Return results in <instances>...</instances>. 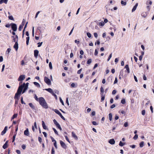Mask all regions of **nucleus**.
Masks as SVG:
<instances>
[{
	"label": "nucleus",
	"mask_w": 154,
	"mask_h": 154,
	"mask_svg": "<svg viewBox=\"0 0 154 154\" xmlns=\"http://www.w3.org/2000/svg\"><path fill=\"white\" fill-rule=\"evenodd\" d=\"M39 102L40 105H41L43 107L46 109L48 108V106L47 104L43 97H40L39 98Z\"/></svg>",
	"instance_id": "obj_1"
},
{
	"label": "nucleus",
	"mask_w": 154,
	"mask_h": 154,
	"mask_svg": "<svg viewBox=\"0 0 154 154\" xmlns=\"http://www.w3.org/2000/svg\"><path fill=\"white\" fill-rule=\"evenodd\" d=\"M23 90V87L22 86H20L17 90V92L15 94L14 99L18 100L19 99V95L21 94Z\"/></svg>",
	"instance_id": "obj_2"
},
{
	"label": "nucleus",
	"mask_w": 154,
	"mask_h": 154,
	"mask_svg": "<svg viewBox=\"0 0 154 154\" xmlns=\"http://www.w3.org/2000/svg\"><path fill=\"white\" fill-rule=\"evenodd\" d=\"M54 111L56 113L58 114L63 120H65V119L62 116L61 113L57 109H55L54 110Z\"/></svg>",
	"instance_id": "obj_3"
},
{
	"label": "nucleus",
	"mask_w": 154,
	"mask_h": 154,
	"mask_svg": "<svg viewBox=\"0 0 154 154\" xmlns=\"http://www.w3.org/2000/svg\"><path fill=\"white\" fill-rule=\"evenodd\" d=\"M44 81L48 85H51V81L50 80L46 77H45L44 78Z\"/></svg>",
	"instance_id": "obj_4"
},
{
	"label": "nucleus",
	"mask_w": 154,
	"mask_h": 154,
	"mask_svg": "<svg viewBox=\"0 0 154 154\" xmlns=\"http://www.w3.org/2000/svg\"><path fill=\"white\" fill-rule=\"evenodd\" d=\"M11 28L12 30L15 32L16 31L17 29V25L15 23H12L11 24Z\"/></svg>",
	"instance_id": "obj_5"
},
{
	"label": "nucleus",
	"mask_w": 154,
	"mask_h": 154,
	"mask_svg": "<svg viewBox=\"0 0 154 154\" xmlns=\"http://www.w3.org/2000/svg\"><path fill=\"white\" fill-rule=\"evenodd\" d=\"M25 75H20L18 79V81H22L25 79Z\"/></svg>",
	"instance_id": "obj_6"
},
{
	"label": "nucleus",
	"mask_w": 154,
	"mask_h": 154,
	"mask_svg": "<svg viewBox=\"0 0 154 154\" xmlns=\"http://www.w3.org/2000/svg\"><path fill=\"white\" fill-rule=\"evenodd\" d=\"M60 144L62 147L63 148L66 149V146L65 144L62 140L60 141Z\"/></svg>",
	"instance_id": "obj_7"
},
{
	"label": "nucleus",
	"mask_w": 154,
	"mask_h": 154,
	"mask_svg": "<svg viewBox=\"0 0 154 154\" xmlns=\"http://www.w3.org/2000/svg\"><path fill=\"white\" fill-rule=\"evenodd\" d=\"M14 48L15 49L16 51H17L18 50V45L17 42H15V44L14 46Z\"/></svg>",
	"instance_id": "obj_8"
},
{
	"label": "nucleus",
	"mask_w": 154,
	"mask_h": 154,
	"mask_svg": "<svg viewBox=\"0 0 154 154\" xmlns=\"http://www.w3.org/2000/svg\"><path fill=\"white\" fill-rule=\"evenodd\" d=\"M24 134L25 135L29 136V132L28 128H27L24 132Z\"/></svg>",
	"instance_id": "obj_9"
},
{
	"label": "nucleus",
	"mask_w": 154,
	"mask_h": 154,
	"mask_svg": "<svg viewBox=\"0 0 154 154\" xmlns=\"http://www.w3.org/2000/svg\"><path fill=\"white\" fill-rule=\"evenodd\" d=\"M39 53L38 51L37 50H35L34 51V55L35 57L37 58Z\"/></svg>",
	"instance_id": "obj_10"
},
{
	"label": "nucleus",
	"mask_w": 154,
	"mask_h": 154,
	"mask_svg": "<svg viewBox=\"0 0 154 154\" xmlns=\"http://www.w3.org/2000/svg\"><path fill=\"white\" fill-rule=\"evenodd\" d=\"M8 127L7 126H5L4 129V130L2 131L1 133V135H3L4 134H5L6 131L7 130Z\"/></svg>",
	"instance_id": "obj_11"
},
{
	"label": "nucleus",
	"mask_w": 154,
	"mask_h": 154,
	"mask_svg": "<svg viewBox=\"0 0 154 154\" xmlns=\"http://www.w3.org/2000/svg\"><path fill=\"white\" fill-rule=\"evenodd\" d=\"M125 68L126 69V71L128 73H129L130 72V69L128 65L127 64L126 65L125 67Z\"/></svg>",
	"instance_id": "obj_12"
},
{
	"label": "nucleus",
	"mask_w": 154,
	"mask_h": 154,
	"mask_svg": "<svg viewBox=\"0 0 154 154\" xmlns=\"http://www.w3.org/2000/svg\"><path fill=\"white\" fill-rule=\"evenodd\" d=\"M109 142L111 144H114L115 143V141L113 139H110L109 141Z\"/></svg>",
	"instance_id": "obj_13"
},
{
	"label": "nucleus",
	"mask_w": 154,
	"mask_h": 154,
	"mask_svg": "<svg viewBox=\"0 0 154 154\" xmlns=\"http://www.w3.org/2000/svg\"><path fill=\"white\" fill-rule=\"evenodd\" d=\"M138 5V3H137L135 5V6H134L133 7V8H132V12H134V11L136 10V8H137V7Z\"/></svg>",
	"instance_id": "obj_14"
},
{
	"label": "nucleus",
	"mask_w": 154,
	"mask_h": 154,
	"mask_svg": "<svg viewBox=\"0 0 154 154\" xmlns=\"http://www.w3.org/2000/svg\"><path fill=\"white\" fill-rule=\"evenodd\" d=\"M42 125L43 128L44 129L46 130L48 129L47 126H46V125L45 124V122L43 121H42Z\"/></svg>",
	"instance_id": "obj_15"
},
{
	"label": "nucleus",
	"mask_w": 154,
	"mask_h": 154,
	"mask_svg": "<svg viewBox=\"0 0 154 154\" xmlns=\"http://www.w3.org/2000/svg\"><path fill=\"white\" fill-rule=\"evenodd\" d=\"M45 90L48 91L51 94L53 92V90L51 88H46L45 89Z\"/></svg>",
	"instance_id": "obj_16"
},
{
	"label": "nucleus",
	"mask_w": 154,
	"mask_h": 154,
	"mask_svg": "<svg viewBox=\"0 0 154 154\" xmlns=\"http://www.w3.org/2000/svg\"><path fill=\"white\" fill-rule=\"evenodd\" d=\"M72 136L75 139L77 140L78 137L75 134V133L73 132H72Z\"/></svg>",
	"instance_id": "obj_17"
},
{
	"label": "nucleus",
	"mask_w": 154,
	"mask_h": 154,
	"mask_svg": "<svg viewBox=\"0 0 154 154\" xmlns=\"http://www.w3.org/2000/svg\"><path fill=\"white\" fill-rule=\"evenodd\" d=\"M141 15L142 17H144V18H145L147 17V14L146 12H143L141 14Z\"/></svg>",
	"instance_id": "obj_18"
},
{
	"label": "nucleus",
	"mask_w": 154,
	"mask_h": 154,
	"mask_svg": "<svg viewBox=\"0 0 154 154\" xmlns=\"http://www.w3.org/2000/svg\"><path fill=\"white\" fill-rule=\"evenodd\" d=\"M25 83H23V85H21V86H22L23 88H24V89L26 91L27 89L28 88V87L25 86Z\"/></svg>",
	"instance_id": "obj_19"
},
{
	"label": "nucleus",
	"mask_w": 154,
	"mask_h": 154,
	"mask_svg": "<svg viewBox=\"0 0 154 154\" xmlns=\"http://www.w3.org/2000/svg\"><path fill=\"white\" fill-rule=\"evenodd\" d=\"M8 0H0V4H2L3 3H4L6 4L7 3Z\"/></svg>",
	"instance_id": "obj_20"
},
{
	"label": "nucleus",
	"mask_w": 154,
	"mask_h": 154,
	"mask_svg": "<svg viewBox=\"0 0 154 154\" xmlns=\"http://www.w3.org/2000/svg\"><path fill=\"white\" fill-rule=\"evenodd\" d=\"M29 106L31 108L33 109H35V107L34 105L31 103H29Z\"/></svg>",
	"instance_id": "obj_21"
},
{
	"label": "nucleus",
	"mask_w": 154,
	"mask_h": 154,
	"mask_svg": "<svg viewBox=\"0 0 154 154\" xmlns=\"http://www.w3.org/2000/svg\"><path fill=\"white\" fill-rule=\"evenodd\" d=\"M104 89L102 87L100 88V94L101 95L103 94Z\"/></svg>",
	"instance_id": "obj_22"
},
{
	"label": "nucleus",
	"mask_w": 154,
	"mask_h": 154,
	"mask_svg": "<svg viewBox=\"0 0 154 154\" xmlns=\"http://www.w3.org/2000/svg\"><path fill=\"white\" fill-rule=\"evenodd\" d=\"M33 83H34V84L35 85V86H36L37 87H39V88L40 87V85L38 82H33Z\"/></svg>",
	"instance_id": "obj_23"
},
{
	"label": "nucleus",
	"mask_w": 154,
	"mask_h": 154,
	"mask_svg": "<svg viewBox=\"0 0 154 154\" xmlns=\"http://www.w3.org/2000/svg\"><path fill=\"white\" fill-rule=\"evenodd\" d=\"M29 37H27L26 38V44L27 45H29Z\"/></svg>",
	"instance_id": "obj_24"
},
{
	"label": "nucleus",
	"mask_w": 154,
	"mask_h": 154,
	"mask_svg": "<svg viewBox=\"0 0 154 154\" xmlns=\"http://www.w3.org/2000/svg\"><path fill=\"white\" fill-rule=\"evenodd\" d=\"M17 114H14L13 115L12 117L11 120H12V119H14V118L17 117Z\"/></svg>",
	"instance_id": "obj_25"
},
{
	"label": "nucleus",
	"mask_w": 154,
	"mask_h": 154,
	"mask_svg": "<svg viewBox=\"0 0 154 154\" xmlns=\"http://www.w3.org/2000/svg\"><path fill=\"white\" fill-rule=\"evenodd\" d=\"M109 118L110 121H111L112 119V115L111 113H110L109 114Z\"/></svg>",
	"instance_id": "obj_26"
},
{
	"label": "nucleus",
	"mask_w": 154,
	"mask_h": 154,
	"mask_svg": "<svg viewBox=\"0 0 154 154\" xmlns=\"http://www.w3.org/2000/svg\"><path fill=\"white\" fill-rule=\"evenodd\" d=\"M11 37L12 38H13V40L14 42H18V39H17L16 38H15L14 36H12Z\"/></svg>",
	"instance_id": "obj_27"
},
{
	"label": "nucleus",
	"mask_w": 154,
	"mask_h": 154,
	"mask_svg": "<svg viewBox=\"0 0 154 154\" xmlns=\"http://www.w3.org/2000/svg\"><path fill=\"white\" fill-rule=\"evenodd\" d=\"M98 25L100 26H103L104 25V23L102 21L101 22H99L98 23Z\"/></svg>",
	"instance_id": "obj_28"
},
{
	"label": "nucleus",
	"mask_w": 154,
	"mask_h": 154,
	"mask_svg": "<svg viewBox=\"0 0 154 154\" xmlns=\"http://www.w3.org/2000/svg\"><path fill=\"white\" fill-rule=\"evenodd\" d=\"M92 62V60L91 59H90L88 60L87 61V63L88 64H90Z\"/></svg>",
	"instance_id": "obj_29"
},
{
	"label": "nucleus",
	"mask_w": 154,
	"mask_h": 154,
	"mask_svg": "<svg viewBox=\"0 0 154 154\" xmlns=\"http://www.w3.org/2000/svg\"><path fill=\"white\" fill-rule=\"evenodd\" d=\"M53 122L54 123V124L56 125L57 126V125H58L59 124L56 121V120L54 119L53 120Z\"/></svg>",
	"instance_id": "obj_30"
},
{
	"label": "nucleus",
	"mask_w": 154,
	"mask_h": 154,
	"mask_svg": "<svg viewBox=\"0 0 154 154\" xmlns=\"http://www.w3.org/2000/svg\"><path fill=\"white\" fill-rule=\"evenodd\" d=\"M8 147V144L5 143L3 146V148L4 149H6Z\"/></svg>",
	"instance_id": "obj_31"
},
{
	"label": "nucleus",
	"mask_w": 154,
	"mask_h": 154,
	"mask_svg": "<svg viewBox=\"0 0 154 154\" xmlns=\"http://www.w3.org/2000/svg\"><path fill=\"white\" fill-rule=\"evenodd\" d=\"M125 144V143H122V141H120L119 143V145L121 146H122Z\"/></svg>",
	"instance_id": "obj_32"
},
{
	"label": "nucleus",
	"mask_w": 154,
	"mask_h": 154,
	"mask_svg": "<svg viewBox=\"0 0 154 154\" xmlns=\"http://www.w3.org/2000/svg\"><path fill=\"white\" fill-rule=\"evenodd\" d=\"M144 143L143 142V141L141 142L140 144V147H142L144 146Z\"/></svg>",
	"instance_id": "obj_33"
},
{
	"label": "nucleus",
	"mask_w": 154,
	"mask_h": 154,
	"mask_svg": "<svg viewBox=\"0 0 154 154\" xmlns=\"http://www.w3.org/2000/svg\"><path fill=\"white\" fill-rule=\"evenodd\" d=\"M121 4L122 5H125L126 4V2H124L123 1H121Z\"/></svg>",
	"instance_id": "obj_34"
},
{
	"label": "nucleus",
	"mask_w": 154,
	"mask_h": 154,
	"mask_svg": "<svg viewBox=\"0 0 154 154\" xmlns=\"http://www.w3.org/2000/svg\"><path fill=\"white\" fill-rule=\"evenodd\" d=\"M11 51V49L10 48H8L7 49V51H6V53H7L8 54H9V53Z\"/></svg>",
	"instance_id": "obj_35"
},
{
	"label": "nucleus",
	"mask_w": 154,
	"mask_h": 154,
	"mask_svg": "<svg viewBox=\"0 0 154 154\" xmlns=\"http://www.w3.org/2000/svg\"><path fill=\"white\" fill-rule=\"evenodd\" d=\"M16 134H14V136L13 137V140H12V142H14L15 140L16 136Z\"/></svg>",
	"instance_id": "obj_36"
},
{
	"label": "nucleus",
	"mask_w": 154,
	"mask_h": 154,
	"mask_svg": "<svg viewBox=\"0 0 154 154\" xmlns=\"http://www.w3.org/2000/svg\"><path fill=\"white\" fill-rule=\"evenodd\" d=\"M23 26L22 25H20L18 29L19 31H21L22 28H23Z\"/></svg>",
	"instance_id": "obj_37"
},
{
	"label": "nucleus",
	"mask_w": 154,
	"mask_h": 154,
	"mask_svg": "<svg viewBox=\"0 0 154 154\" xmlns=\"http://www.w3.org/2000/svg\"><path fill=\"white\" fill-rule=\"evenodd\" d=\"M87 35L88 38H90L91 37V34L90 32H87Z\"/></svg>",
	"instance_id": "obj_38"
},
{
	"label": "nucleus",
	"mask_w": 154,
	"mask_h": 154,
	"mask_svg": "<svg viewBox=\"0 0 154 154\" xmlns=\"http://www.w3.org/2000/svg\"><path fill=\"white\" fill-rule=\"evenodd\" d=\"M138 137V136L137 134H135L134 137H133V139L134 140H136L137 139Z\"/></svg>",
	"instance_id": "obj_39"
},
{
	"label": "nucleus",
	"mask_w": 154,
	"mask_h": 154,
	"mask_svg": "<svg viewBox=\"0 0 154 154\" xmlns=\"http://www.w3.org/2000/svg\"><path fill=\"white\" fill-rule=\"evenodd\" d=\"M49 67L51 69H52V63L51 62H49Z\"/></svg>",
	"instance_id": "obj_40"
},
{
	"label": "nucleus",
	"mask_w": 154,
	"mask_h": 154,
	"mask_svg": "<svg viewBox=\"0 0 154 154\" xmlns=\"http://www.w3.org/2000/svg\"><path fill=\"white\" fill-rule=\"evenodd\" d=\"M101 100L103 101V100L105 99V96L103 95V94L101 95Z\"/></svg>",
	"instance_id": "obj_41"
},
{
	"label": "nucleus",
	"mask_w": 154,
	"mask_h": 154,
	"mask_svg": "<svg viewBox=\"0 0 154 154\" xmlns=\"http://www.w3.org/2000/svg\"><path fill=\"white\" fill-rule=\"evenodd\" d=\"M53 129L54 130V133H55V134H57V135H58V133L57 131L56 130V129L55 128H53Z\"/></svg>",
	"instance_id": "obj_42"
},
{
	"label": "nucleus",
	"mask_w": 154,
	"mask_h": 154,
	"mask_svg": "<svg viewBox=\"0 0 154 154\" xmlns=\"http://www.w3.org/2000/svg\"><path fill=\"white\" fill-rule=\"evenodd\" d=\"M34 98L35 99V100L38 101H39V98H38L37 97V96H36V94H35V97H34Z\"/></svg>",
	"instance_id": "obj_43"
},
{
	"label": "nucleus",
	"mask_w": 154,
	"mask_h": 154,
	"mask_svg": "<svg viewBox=\"0 0 154 154\" xmlns=\"http://www.w3.org/2000/svg\"><path fill=\"white\" fill-rule=\"evenodd\" d=\"M121 103L123 104H125V99H122L121 101Z\"/></svg>",
	"instance_id": "obj_44"
},
{
	"label": "nucleus",
	"mask_w": 154,
	"mask_h": 154,
	"mask_svg": "<svg viewBox=\"0 0 154 154\" xmlns=\"http://www.w3.org/2000/svg\"><path fill=\"white\" fill-rule=\"evenodd\" d=\"M112 56V53H111L109 55L108 58L107 59V61H108L109 60Z\"/></svg>",
	"instance_id": "obj_45"
},
{
	"label": "nucleus",
	"mask_w": 154,
	"mask_h": 154,
	"mask_svg": "<svg viewBox=\"0 0 154 154\" xmlns=\"http://www.w3.org/2000/svg\"><path fill=\"white\" fill-rule=\"evenodd\" d=\"M43 43V42H39L38 43V47H41Z\"/></svg>",
	"instance_id": "obj_46"
},
{
	"label": "nucleus",
	"mask_w": 154,
	"mask_h": 154,
	"mask_svg": "<svg viewBox=\"0 0 154 154\" xmlns=\"http://www.w3.org/2000/svg\"><path fill=\"white\" fill-rule=\"evenodd\" d=\"M55 151L54 150V148L52 147L51 149V154H54Z\"/></svg>",
	"instance_id": "obj_47"
},
{
	"label": "nucleus",
	"mask_w": 154,
	"mask_h": 154,
	"mask_svg": "<svg viewBox=\"0 0 154 154\" xmlns=\"http://www.w3.org/2000/svg\"><path fill=\"white\" fill-rule=\"evenodd\" d=\"M9 19L11 20H14V18L12 16H10L8 17Z\"/></svg>",
	"instance_id": "obj_48"
},
{
	"label": "nucleus",
	"mask_w": 154,
	"mask_h": 154,
	"mask_svg": "<svg viewBox=\"0 0 154 154\" xmlns=\"http://www.w3.org/2000/svg\"><path fill=\"white\" fill-rule=\"evenodd\" d=\"M25 20L24 19H23V20L22 22V25L23 26L24 25L25 23Z\"/></svg>",
	"instance_id": "obj_49"
},
{
	"label": "nucleus",
	"mask_w": 154,
	"mask_h": 154,
	"mask_svg": "<svg viewBox=\"0 0 154 154\" xmlns=\"http://www.w3.org/2000/svg\"><path fill=\"white\" fill-rule=\"evenodd\" d=\"M94 36L96 38H97V37H98V34H97V33H96V32L94 33Z\"/></svg>",
	"instance_id": "obj_50"
},
{
	"label": "nucleus",
	"mask_w": 154,
	"mask_h": 154,
	"mask_svg": "<svg viewBox=\"0 0 154 154\" xmlns=\"http://www.w3.org/2000/svg\"><path fill=\"white\" fill-rule=\"evenodd\" d=\"M57 127L59 128V129L60 130V131H62V129L61 128V127H60V125L59 124L58 125H57Z\"/></svg>",
	"instance_id": "obj_51"
},
{
	"label": "nucleus",
	"mask_w": 154,
	"mask_h": 154,
	"mask_svg": "<svg viewBox=\"0 0 154 154\" xmlns=\"http://www.w3.org/2000/svg\"><path fill=\"white\" fill-rule=\"evenodd\" d=\"M60 102L63 105H64V102H63V100L60 97Z\"/></svg>",
	"instance_id": "obj_52"
},
{
	"label": "nucleus",
	"mask_w": 154,
	"mask_h": 154,
	"mask_svg": "<svg viewBox=\"0 0 154 154\" xmlns=\"http://www.w3.org/2000/svg\"><path fill=\"white\" fill-rule=\"evenodd\" d=\"M21 147L23 149H25L26 148V146L24 144H23L21 146Z\"/></svg>",
	"instance_id": "obj_53"
},
{
	"label": "nucleus",
	"mask_w": 154,
	"mask_h": 154,
	"mask_svg": "<svg viewBox=\"0 0 154 154\" xmlns=\"http://www.w3.org/2000/svg\"><path fill=\"white\" fill-rule=\"evenodd\" d=\"M98 52L97 51V49H95V51L94 54V55L95 56L97 55L98 54Z\"/></svg>",
	"instance_id": "obj_54"
},
{
	"label": "nucleus",
	"mask_w": 154,
	"mask_h": 154,
	"mask_svg": "<svg viewBox=\"0 0 154 154\" xmlns=\"http://www.w3.org/2000/svg\"><path fill=\"white\" fill-rule=\"evenodd\" d=\"M40 11H38V12H37V13H36V14L35 15V18L37 17L38 15L40 13Z\"/></svg>",
	"instance_id": "obj_55"
},
{
	"label": "nucleus",
	"mask_w": 154,
	"mask_h": 154,
	"mask_svg": "<svg viewBox=\"0 0 154 154\" xmlns=\"http://www.w3.org/2000/svg\"><path fill=\"white\" fill-rule=\"evenodd\" d=\"M21 103L22 104H25V103L23 101V97H22L21 98Z\"/></svg>",
	"instance_id": "obj_56"
},
{
	"label": "nucleus",
	"mask_w": 154,
	"mask_h": 154,
	"mask_svg": "<svg viewBox=\"0 0 154 154\" xmlns=\"http://www.w3.org/2000/svg\"><path fill=\"white\" fill-rule=\"evenodd\" d=\"M54 146L55 147L56 149H57V142L56 141H55V142H54Z\"/></svg>",
	"instance_id": "obj_57"
},
{
	"label": "nucleus",
	"mask_w": 154,
	"mask_h": 154,
	"mask_svg": "<svg viewBox=\"0 0 154 154\" xmlns=\"http://www.w3.org/2000/svg\"><path fill=\"white\" fill-rule=\"evenodd\" d=\"M82 70V69H80L77 72V74H80L81 73V72Z\"/></svg>",
	"instance_id": "obj_58"
},
{
	"label": "nucleus",
	"mask_w": 154,
	"mask_h": 154,
	"mask_svg": "<svg viewBox=\"0 0 154 154\" xmlns=\"http://www.w3.org/2000/svg\"><path fill=\"white\" fill-rule=\"evenodd\" d=\"M50 137L51 138V140L52 142H55V141H56L54 139V138L51 136Z\"/></svg>",
	"instance_id": "obj_59"
},
{
	"label": "nucleus",
	"mask_w": 154,
	"mask_h": 154,
	"mask_svg": "<svg viewBox=\"0 0 154 154\" xmlns=\"http://www.w3.org/2000/svg\"><path fill=\"white\" fill-rule=\"evenodd\" d=\"M128 125V123L127 122H125L124 124V126L125 127H127Z\"/></svg>",
	"instance_id": "obj_60"
},
{
	"label": "nucleus",
	"mask_w": 154,
	"mask_h": 154,
	"mask_svg": "<svg viewBox=\"0 0 154 154\" xmlns=\"http://www.w3.org/2000/svg\"><path fill=\"white\" fill-rule=\"evenodd\" d=\"M38 140L41 143L42 142V139L40 137H38Z\"/></svg>",
	"instance_id": "obj_61"
},
{
	"label": "nucleus",
	"mask_w": 154,
	"mask_h": 154,
	"mask_svg": "<svg viewBox=\"0 0 154 154\" xmlns=\"http://www.w3.org/2000/svg\"><path fill=\"white\" fill-rule=\"evenodd\" d=\"M52 95L54 96L55 97L56 99H57V96L56 94H55L54 93V92L52 94Z\"/></svg>",
	"instance_id": "obj_62"
},
{
	"label": "nucleus",
	"mask_w": 154,
	"mask_h": 154,
	"mask_svg": "<svg viewBox=\"0 0 154 154\" xmlns=\"http://www.w3.org/2000/svg\"><path fill=\"white\" fill-rule=\"evenodd\" d=\"M43 134L44 135L45 137H47V134L45 132H42Z\"/></svg>",
	"instance_id": "obj_63"
},
{
	"label": "nucleus",
	"mask_w": 154,
	"mask_h": 154,
	"mask_svg": "<svg viewBox=\"0 0 154 154\" xmlns=\"http://www.w3.org/2000/svg\"><path fill=\"white\" fill-rule=\"evenodd\" d=\"M145 110H143L142 111V115H145Z\"/></svg>",
	"instance_id": "obj_64"
}]
</instances>
